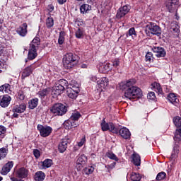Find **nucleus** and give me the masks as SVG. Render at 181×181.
<instances>
[{
  "mask_svg": "<svg viewBox=\"0 0 181 181\" xmlns=\"http://www.w3.org/2000/svg\"><path fill=\"white\" fill-rule=\"evenodd\" d=\"M37 57V49L35 47H30L28 49V60H33Z\"/></svg>",
  "mask_w": 181,
  "mask_h": 181,
  "instance_id": "aec40b11",
  "label": "nucleus"
},
{
  "mask_svg": "<svg viewBox=\"0 0 181 181\" xmlns=\"http://www.w3.org/2000/svg\"><path fill=\"white\" fill-rule=\"evenodd\" d=\"M144 31L147 36H151V35L160 36V35H162V29L160 27L153 22H149L146 25Z\"/></svg>",
  "mask_w": 181,
  "mask_h": 181,
  "instance_id": "20e7f679",
  "label": "nucleus"
},
{
  "mask_svg": "<svg viewBox=\"0 0 181 181\" xmlns=\"http://www.w3.org/2000/svg\"><path fill=\"white\" fill-rule=\"evenodd\" d=\"M46 177V174L43 171H37L34 175L35 181H43Z\"/></svg>",
  "mask_w": 181,
  "mask_h": 181,
  "instance_id": "b1692460",
  "label": "nucleus"
},
{
  "mask_svg": "<svg viewBox=\"0 0 181 181\" xmlns=\"http://www.w3.org/2000/svg\"><path fill=\"white\" fill-rule=\"evenodd\" d=\"M66 87H67V81L61 79L56 85L52 88V95H54V98L60 95L63 91H64Z\"/></svg>",
  "mask_w": 181,
  "mask_h": 181,
  "instance_id": "39448f33",
  "label": "nucleus"
},
{
  "mask_svg": "<svg viewBox=\"0 0 181 181\" xmlns=\"http://www.w3.org/2000/svg\"><path fill=\"white\" fill-rule=\"evenodd\" d=\"M6 133V128L4 126H0V136L1 138H4L5 136V134Z\"/></svg>",
  "mask_w": 181,
  "mask_h": 181,
  "instance_id": "a18cd8bd",
  "label": "nucleus"
},
{
  "mask_svg": "<svg viewBox=\"0 0 181 181\" xmlns=\"http://www.w3.org/2000/svg\"><path fill=\"white\" fill-rule=\"evenodd\" d=\"M37 129L39 131L40 134L42 138H46V136H49L52 134L53 129L49 126H43L42 124H38L37 126Z\"/></svg>",
  "mask_w": 181,
  "mask_h": 181,
  "instance_id": "6e6552de",
  "label": "nucleus"
},
{
  "mask_svg": "<svg viewBox=\"0 0 181 181\" xmlns=\"http://www.w3.org/2000/svg\"><path fill=\"white\" fill-rule=\"evenodd\" d=\"M88 11H91V6L88 4H82L80 7L81 13H87Z\"/></svg>",
  "mask_w": 181,
  "mask_h": 181,
  "instance_id": "7c9ffc66",
  "label": "nucleus"
},
{
  "mask_svg": "<svg viewBox=\"0 0 181 181\" xmlns=\"http://www.w3.org/2000/svg\"><path fill=\"white\" fill-rule=\"evenodd\" d=\"M12 98L8 95H4L0 97V105L2 108H6L11 104Z\"/></svg>",
  "mask_w": 181,
  "mask_h": 181,
  "instance_id": "f8f14e48",
  "label": "nucleus"
},
{
  "mask_svg": "<svg viewBox=\"0 0 181 181\" xmlns=\"http://www.w3.org/2000/svg\"><path fill=\"white\" fill-rule=\"evenodd\" d=\"M3 179H4V177H2L0 176V181H2Z\"/></svg>",
  "mask_w": 181,
  "mask_h": 181,
  "instance_id": "338daca9",
  "label": "nucleus"
},
{
  "mask_svg": "<svg viewBox=\"0 0 181 181\" xmlns=\"http://www.w3.org/2000/svg\"><path fill=\"white\" fill-rule=\"evenodd\" d=\"M53 165V160L52 159L47 158L43 162H42V165L43 169H47Z\"/></svg>",
  "mask_w": 181,
  "mask_h": 181,
  "instance_id": "c756f323",
  "label": "nucleus"
},
{
  "mask_svg": "<svg viewBox=\"0 0 181 181\" xmlns=\"http://www.w3.org/2000/svg\"><path fill=\"white\" fill-rule=\"evenodd\" d=\"M129 11H131V6L125 5L122 7H120L117 12L116 18L117 19H121V18H124L125 15H127Z\"/></svg>",
  "mask_w": 181,
  "mask_h": 181,
  "instance_id": "9d476101",
  "label": "nucleus"
},
{
  "mask_svg": "<svg viewBox=\"0 0 181 181\" xmlns=\"http://www.w3.org/2000/svg\"><path fill=\"white\" fill-rule=\"evenodd\" d=\"M34 70H35V66H33V65L28 66L25 69H24L21 74L22 80H25L26 77H29V76H30V74L33 73Z\"/></svg>",
  "mask_w": 181,
  "mask_h": 181,
  "instance_id": "4468645a",
  "label": "nucleus"
},
{
  "mask_svg": "<svg viewBox=\"0 0 181 181\" xmlns=\"http://www.w3.org/2000/svg\"><path fill=\"white\" fill-rule=\"evenodd\" d=\"M127 37H129V36H132V37H136V31H135L134 28H131L128 33L126 35Z\"/></svg>",
  "mask_w": 181,
  "mask_h": 181,
  "instance_id": "ea45409f",
  "label": "nucleus"
},
{
  "mask_svg": "<svg viewBox=\"0 0 181 181\" xmlns=\"http://www.w3.org/2000/svg\"><path fill=\"white\" fill-rule=\"evenodd\" d=\"M109 165H110L111 169H114V168H115V166L112 165V164H110Z\"/></svg>",
  "mask_w": 181,
  "mask_h": 181,
  "instance_id": "69168bd1",
  "label": "nucleus"
},
{
  "mask_svg": "<svg viewBox=\"0 0 181 181\" xmlns=\"http://www.w3.org/2000/svg\"><path fill=\"white\" fill-rule=\"evenodd\" d=\"M136 83L135 79H129L124 84L120 86L121 90H126L129 88L134 87V84Z\"/></svg>",
  "mask_w": 181,
  "mask_h": 181,
  "instance_id": "5701e85b",
  "label": "nucleus"
},
{
  "mask_svg": "<svg viewBox=\"0 0 181 181\" xmlns=\"http://www.w3.org/2000/svg\"><path fill=\"white\" fill-rule=\"evenodd\" d=\"M12 111L13 112H17V114H22V112L26 111V105L25 103L16 105L13 107Z\"/></svg>",
  "mask_w": 181,
  "mask_h": 181,
  "instance_id": "412c9836",
  "label": "nucleus"
},
{
  "mask_svg": "<svg viewBox=\"0 0 181 181\" xmlns=\"http://www.w3.org/2000/svg\"><path fill=\"white\" fill-rule=\"evenodd\" d=\"M71 144V139L65 137L58 145V151L60 153H64L67 149V146Z\"/></svg>",
  "mask_w": 181,
  "mask_h": 181,
  "instance_id": "1a4fd4ad",
  "label": "nucleus"
},
{
  "mask_svg": "<svg viewBox=\"0 0 181 181\" xmlns=\"http://www.w3.org/2000/svg\"><path fill=\"white\" fill-rule=\"evenodd\" d=\"M81 117V115L80 114V112H76L72 113L69 119L70 121H78Z\"/></svg>",
  "mask_w": 181,
  "mask_h": 181,
  "instance_id": "4c0bfd02",
  "label": "nucleus"
},
{
  "mask_svg": "<svg viewBox=\"0 0 181 181\" xmlns=\"http://www.w3.org/2000/svg\"><path fill=\"white\" fill-rule=\"evenodd\" d=\"M147 98L148 100H155L156 98V96L155 95L154 92H149L148 94L147 95Z\"/></svg>",
  "mask_w": 181,
  "mask_h": 181,
  "instance_id": "09e8293b",
  "label": "nucleus"
},
{
  "mask_svg": "<svg viewBox=\"0 0 181 181\" xmlns=\"http://www.w3.org/2000/svg\"><path fill=\"white\" fill-rule=\"evenodd\" d=\"M100 125L102 131H110L112 132V134H118V128L115 127L112 122L107 123L105 120L103 119Z\"/></svg>",
  "mask_w": 181,
  "mask_h": 181,
  "instance_id": "0eeeda50",
  "label": "nucleus"
},
{
  "mask_svg": "<svg viewBox=\"0 0 181 181\" xmlns=\"http://www.w3.org/2000/svg\"><path fill=\"white\" fill-rule=\"evenodd\" d=\"M40 45V38L39 37H35L30 44V47H34V49H39V46Z\"/></svg>",
  "mask_w": 181,
  "mask_h": 181,
  "instance_id": "cd10ccee",
  "label": "nucleus"
},
{
  "mask_svg": "<svg viewBox=\"0 0 181 181\" xmlns=\"http://www.w3.org/2000/svg\"><path fill=\"white\" fill-rule=\"evenodd\" d=\"M119 59H115L113 62H112V66L113 67H115L117 69V67H118V66H119Z\"/></svg>",
  "mask_w": 181,
  "mask_h": 181,
  "instance_id": "864d4df0",
  "label": "nucleus"
},
{
  "mask_svg": "<svg viewBox=\"0 0 181 181\" xmlns=\"http://www.w3.org/2000/svg\"><path fill=\"white\" fill-rule=\"evenodd\" d=\"M64 36H66V33L64 31H61L58 39L59 45H63V43H64Z\"/></svg>",
  "mask_w": 181,
  "mask_h": 181,
  "instance_id": "58836bf2",
  "label": "nucleus"
},
{
  "mask_svg": "<svg viewBox=\"0 0 181 181\" xmlns=\"http://www.w3.org/2000/svg\"><path fill=\"white\" fill-rule=\"evenodd\" d=\"M38 97L41 98V100H45L46 97H47V94H49V90L47 89H44L41 91L38 92Z\"/></svg>",
  "mask_w": 181,
  "mask_h": 181,
  "instance_id": "2f4dec72",
  "label": "nucleus"
},
{
  "mask_svg": "<svg viewBox=\"0 0 181 181\" xmlns=\"http://www.w3.org/2000/svg\"><path fill=\"white\" fill-rule=\"evenodd\" d=\"M78 93H80V89L78 88V87L76 88V90H74L73 88H68L66 91L68 97L69 98H71L72 100H76V98H77Z\"/></svg>",
  "mask_w": 181,
  "mask_h": 181,
  "instance_id": "6ab92c4d",
  "label": "nucleus"
},
{
  "mask_svg": "<svg viewBox=\"0 0 181 181\" xmlns=\"http://www.w3.org/2000/svg\"><path fill=\"white\" fill-rule=\"evenodd\" d=\"M77 62H78V56L71 52L66 54L63 58L64 66L68 70L73 69L75 64H77Z\"/></svg>",
  "mask_w": 181,
  "mask_h": 181,
  "instance_id": "f03ea898",
  "label": "nucleus"
},
{
  "mask_svg": "<svg viewBox=\"0 0 181 181\" xmlns=\"http://www.w3.org/2000/svg\"><path fill=\"white\" fill-rule=\"evenodd\" d=\"M54 115H64L67 112V107L62 103H55L50 109Z\"/></svg>",
  "mask_w": 181,
  "mask_h": 181,
  "instance_id": "423d86ee",
  "label": "nucleus"
},
{
  "mask_svg": "<svg viewBox=\"0 0 181 181\" xmlns=\"http://www.w3.org/2000/svg\"><path fill=\"white\" fill-rule=\"evenodd\" d=\"M90 80L91 81H93L95 83L98 81V78H97V76H94L90 77Z\"/></svg>",
  "mask_w": 181,
  "mask_h": 181,
  "instance_id": "6e6d98bb",
  "label": "nucleus"
},
{
  "mask_svg": "<svg viewBox=\"0 0 181 181\" xmlns=\"http://www.w3.org/2000/svg\"><path fill=\"white\" fill-rule=\"evenodd\" d=\"M105 168H106V169H107V172L109 173H111V170H112V168H111V166L110 165H105Z\"/></svg>",
  "mask_w": 181,
  "mask_h": 181,
  "instance_id": "4d7b16f0",
  "label": "nucleus"
},
{
  "mask_svg": "<svg viewBox=\"0 0 181 181\" xmlns=\"http://www.w3.org/2000/svg\"><path fill=\"white\" fill-rule=\"evenodd\" d=\"M133 163L135 166H141V156L139 154H133Z\"/></svg>",
  "mask_w": 181,
  "mask_h": 181,
  "instance_id": "c85d7f7f",
  "label": "nucleus"
},
{
  "mask_svg": "<svg viewBox=\"0 0 181 181\" xmlns=\"http://www.w3.org/2000/svg\"><path fill=\"white\" fill-rule=\"evenodd\" d=\"M124 90H125L124 97L125 98H128V100H135V98H142V90L136 86H132Z\"/></svg>",
  "mask_w": 181,
  "mask_h": 181,
  "instance_id": "7ed1b4c3",
  "label": "nucleus"
},
{
  "mask_svg": "<svg viewBox=\"0 0 181 181\" xmlns=\"http://www.w3.org/2000/svg\"><path fill=\"white\" fill-rule=\"evenodd\" d=\"M152 50L156 54L157 57H165L166 56V51L162 47H153Z\"/></svg>",
  "mask_w": 181,
  "mask_h": 181,
  "instance_id": "f3484780",
  "label": "nucleus"
},
{
  "mask_svg": "<svg viewBox=\"0 0 181 181\" xmlns=\"http://www.w3.org/2000/svg\"><path fill=\"white\" fill-rule=\"evenodd\" d=\"M130 178L132 181H141V175L136 173H132Z\"/></svg>",
  "mask_w": 181,
  "mask_h": 181,
  "instance_id": "a19ab883",
  "label": "nucleus"
},
{
  "mask_svg": "<svg viewBox=\"0 0 181 181\" xmlns=\"http://www.w3.org/2000/svg\"><path fill=\"white\" fill-rule=\"evenodd\" d=\"M54 10V7L53 6H51L49 8V12H52V11Z\"/></svg>",
  "mask_w": 181,
  "mask_h": 181,
  "instance_id": "e2e57ef3",
  "label": "nucleus"
},
{
  "mask_svg": "<svg viewBox=\"0 0 181 181\" xmlns=\"http://www.w3.org/2000/svg\"><path fill=\"white\" fill-rule=\"evenodd\" d=\"M33 155L36 159H39L40 158V151L38 149H34L33 150Z\"/></svg>",
  "mask_w": 181,
  "mask_h": 181,
  "instance_id": "3c124183",
  "label": "nucleus"
},
{
  "mask_svg": "<svg viewBox=\"0 0 181 181\" xmlns=\"http://www.w3.org/2000/svg\"><path fill=\"white\" fill-rule=\"evenodd\" d=\"M110 81L107 77L101 78L98 81V86H100L102 88H105L108 86Z\"/></svg>",
  "mask_w": 181,
  "mask_h": 181,
  "instance_id": "a878e982",
  "label": "nucleus"
},
{
  "mask_svg": "<svg viewBox=\"0 0 181 181\" xmlns=\"http://www.w3.org/2000/svg\"><path fill=\"white\" fill-rule=\"evenodd\" d=\"M86 163H87V156H86V155L80 156L76 160V168L78 170H81Z\"/></svg>",
  "mask_w": 181,
  "mask_h": 181,
  "instance_id": "9b49d317",
  "label": "nucleus"
},
{
  "mask_svg": "<svg viewBox=\"0 0 181 181\" xmlns=\"http://www.w3.org/2000/svg\"><path fill=\"white\" fill-rule=\"evenodd\" d=\"M178 0H168L165 6L168 9L169 12H173V10L177 5Z\"/></svg>",
  "mask_w": 181,
  "mask_h": 181,
  "instance_id": "4be33fe9",
  "label": "nucleus"
},
{
  "mask_svg": "<svg viewBox=\"0 0 181 181\" xmlns=\"http://www.w3.org/2000/svg\"><path fill=\"white\" fill-rule=\"evenodd\" d=\"M165 177H166V173L160 172L157 175L156 180L158 181H160V180H163V179H165Z\"/></svg>",
  "mask_w": 181,
  "mask_h": 181,
  "instance_id": "79ce46f5",
  "label": "nucleus"
},
{
  "mask_svg": "<svg viewBox=\"0 0 181 181\" xmlns=\"http://www.w3.org/2000/svg\"><path fill=\"white\" fill-rule=\"evenodd\" d=\"M54 25V20H53V18L49 17L46 20V26L48 29H50V28H53Z\"/></svg>",
  "mask_w": 181,
  "mask_h": 181,
  "instance_id": "f704fd0d",
  "label": "nucleus"
},
{
  "mask_svg": "<svg viewBox=\"0 0 181 181\" xmlns=\"http://www.w3.org/2000/svg\"><path fill=\"white\" fill-rule=\"evenodd\" d=\"M85 172L86 175H91V173L94 172V168H93V166L86 168Z\"/></svg>",
  "mask_w": 181,
  "mask_h": 181,
  "instance_id": "de8ad7c7",
  "label": "nucleus"
},
{
  "mask_svg": "<svg viewBox=\"0 0 181 181\" xmlns=\"http://www.w3.org/2000/svg\"><path fill=\"white\" fill-rule=\"evenodd\" d=\"M152 52H147V54H146V61L149 62H152Z\"/></svg>",
  "mask_w": 181,
  "mask_h": 181,
  "instance_id": "8fccbe9b",
  "label": "nucleus"
},
{
  "mask_svg": "<svg viewBox=\"0 0 181 181\" xmlns=\"http://www.w3.org/2000/svg\"><path fill=\"white\" fill-rule=\"evenodd\" d=\"M118 134H119L124 139H129V138H131V132H129V129L127 127H122L118 129Z\"/></svg>",
  "mask_w": 181,
  "mask_h": 181,
  "instance_id": "a211bd4d",
  "label": "nucleus"
},
{
  "mask_svg": "<svg viewBox=\"0 0 181 181\" xmlns=\"http://www.w3.org/2000/svg\"><path fill=\"white\" fill-rule=\"evenodd\" d=\"M154 88H157L158 93L160 94H162V88L160 87V85H159V83H156V86H154Z\"/></svg>",
  "mask_w": 181,
  "mask_h": 181,
  "instance_id": "5fc2aeb1",
  "label": "nucleus"
},
{
  "mask_svg": "<svg viewBox=\"0 0 181 181\" xmlns=\"http://www.w3.org/2000/svg\"><path fill=\"white\" fill-rule=\"evenodd\" d=\"M167 99L171 104H177V103H179V99H177L175 93H170L168 95Z\"/></svg>",
  "mask_w": 181,
  "mask_h": 181,
  "instance_id": "bb28decb",
  "label": "nucleus"
},
{
  "mask_svg": "<svg viewBox=\"0 0 181 181\" xmlns=\"http://www.w3.org/2000/svg\"><path fill=\"white\" fill-rule=\"evenodd\" d=\"M179 25H177L176 23H173L172 26H171V29L172 30H173V32H175V33H179V32H180V30H179Z\"/></svg>",
  "mask_w": 181,
  "mask_h": 181,
  "instance_id": "c03bdc74",
  "label": "nucleus"
},
{
  "mask_svg": "<svg viewBox=\"0 0 181 181\" xmlns=\"http://www.w3.org/2000/svg\"><path fill=\"white\" fill-rule=\"evenodd\" d=\"M173 122L174 125H175L177 129L175 130L173 137L175 144H174L173 148L170 159L175 160V159H176L179 155L180 147L178 144L181 141V117L179 116L175 117L173 118Z\"/></svg>",
  "mask_w": 181,
  "mask_h": 181,
  "instance_id": "f257e3e1",
  "label": "nucleus"
},
{
  "mask_svg": "<svg viewBox=\"0 0 181 181\" xmlns=\"http://www.w3.org/2000/svg\"><path fill=\"white\" fill-rule=\"evenodd\" d=\"M18 98H20L21 100H25V95L22 93H19Z\"/></svg>",
  "mask_w": 181,
  "mask_h": 181,
  "instance_id": "bf43d9fd",
  "label": "nucleus"
},
{
  "mask_svg": "<svg viewBox=\"0 0 181 181\" xmlns=\"http://www.w3.org/2000/svg\"><path fill=\"white\" fill-rule=\"evenodd\" d=\"M86 144V136H83V137L81 139L79 142H78V146H83Z\"/></svg>",
  "mask_w": 181,
  "mask_h": 181,
  "instance_id": "603ef678",
  "label": "nucleus"
},
{
  "mask_svg": "<svg viewBox=\"0 0 181 181\" xmlns=\"http://www.w3.org/2000/svg\"><path fill=\"white\" fill-rule=\"evenodd\" d=\"M81 69H87V64H82L81 65Z\"/></svg>",
  "mask_w": 181,
  "mask_h": 181,
  "instance_id": "680f3d73",
  "label": "nucleus"
},
{
  "mask_svg": "<svg viewBox=\"0 0 181 181\" xmlns=\"http://www.w3.org/2000/svg\"><path fill=\"white\" fill-rule=\"evenodd\" d=\"M7 155H8V148H4V147L0 148V160H2V159H5Z\"/></svg>",
  "mask_w": 181,
  "mask_h": 181,
  "instance_id": "473e14b6",
  "label": "nucleus"
},
{
  "mask_svg": "<svg viewBox=\"0 0 181 181\" xmlns=\"http://www.w3.org/2000/svg\"><path fill=\"white\" fill-rule=\"evenodd\" d=\"M75 35L77 39H83V37H84V30H83V29L78 28L75 33Z\"/></svg>",
  "mask_w": 181,
  "mask_h": 181,
  "instance_id": "e433bc0d",
  "label": "nucleus"
},
{
  "mask_svg": "<svg viewBox=\"0 0 181 181\" xmlns=\"http://www.w3.org/2000/svg\"><path fill=\"white\" fill-rule=\"evenodd\" d=\"M13 117L14 118H18V117H19V115H18V113H16V112H14V113L13 114Z\"/></svg>",
  "mask_w": 181,
  "mask_h": 181,
  "instance_id": "052dcab7",
  "label": "nucleus"
},
{
  "mask_svg": "<svg viewBox=\"0 0 181 181\" xmlns=\"http://www.w3.org/2000/svg\"><path fill=\"white\" fill-rule=\"evenodd\" d=\"M13 168V161H8L1 168V173L3 176H6V174L11 172V169Z\"/></svg>",
  "mask_w": 181,
  "mask_h": 181,
  "instance_id": "2eb2a0df",
  "label": "nucleus"
},
{
  "mask_svg": "<svg viewBox=\"0 0 181 181\" xmlns=\"http://www.w3.org/2000/svg\"><path fill=\"white\" fill-rule=\"evenodd\" d=\"M110 165H113L115 168V165H117V163L116 162H113Z\"/></svg>",
  "mask_w": 181,
  "mask_h": 181,
  "instance_id": "0e129e2a",
  "label": "nucleus"
},
{
  "mask_svg": "<svg viewBox=\"0 0 181 181\" xmlns=\"http://www.w3.org/2000/svg\"><path fill=\"white\" fill-rule=\"evenodd\" d=\"M101 69H103V71L105 73H107V71H110L111 70V67H110V64H104L102 66Z\"/></svg>",
  "mask_w": 181,
  "mask_h": 181,
  "instance_id": "49530a36",
  "label": "nucleus"
},
{
  "mask_svg": "<svg viewBox=\"0 0 181 181\" xmlns=\"http://www.w3.org/2000/svg\"><path fill=\"white\" fill-rule=\"evenodd\" d=\"M59 5H63V4H65V2L67 1V0H57Z\"/></svg>",
  "mask_w": 181,
  "mask_h": 181,
  "instance_id": "13d9d810",
  "label": "nucleus"
},
{
  "mask_svg": "<svg viewBox=\"0 0 181 181\" xmlns=\"http://www.w3.org/2000/svg\"><path fill=\"white\" fill-rule=\"evenodd\" d=\"M0 91H1L2 93H9V91H11V85H9L8 83H5L4 85H2L1 86H0Z\"/></svg>",
  "mask_w": 181,
  "mask_h": 181,
  "instance_id": "72a5a7b5",
  "label": "nucleus"
},
{
  "mask_svg": "<svg viewBox=\"0 0 181 181\" xmlns=\"http://www.w3.org/2000/svg\"><path fill=\"white\" fill-rule=\"evenodd\" d=\"M106 156L109 158V159H112V160H115V162H118V160H119L118 157L111 151L107 152Z\"/></svg>",
  "mask_w": 181,
  "mask_h": 181,
  "instance_id": "c9c22d12",
  "label": "nucleus"
},
{
  "mask_svg": "<svg viewBox=\"0 0 181 181\" xmlns=\"http://www.w3.org/2000/svg\"><path fill=\"white\" fill-rule=\"evenodd\" d=\"M19 179H26L29 175V170L24 167L19 168L16 173Z\"/></svg>",
  "mask_w": 181,
  "mask_h": 181,
  "instance_id": "dca6fc26",
  "label": "nucleus"
},
{
  "mask_svg": "<svg viewBox=\"0 0 181 181\" xmlns=\"http://www.w3.org/2000/svg\"><path fill=\"white\" fill-rule=\"evenodd\" d=\"M16 33L21 36V37H25L28 34V24L26 23H23L22 25L16 29Z\"/></svg>",
  "mask_w": 181,
  "mask_h": 181,
  "instance_id": "ddd939ff",
  "label": "nucleus"
},
{
  "mask_svg": "<svg viewBox=\"0 0 181 181\" xmlns=\"http://www.w3.org/2000/svg\"><path fill=\"white\" fill-rule=\"evenodd\" d=\"M39 104V99L37 98H35L28 101V108L30 110H35L36 107H37Z\"/></svg>",
  "mask_w": 181,
  "mask_h": 181,
  "instance_id": "393cba45",
  "label": "nucleus"
},
{
  "mask_svg": "<svg viewBox=\"0 0 181 181\" xmlns=\"http://www.w3.org/2000/svg\"><path fill=\"white\" fill-rule=\"evenodd\" d=\"M68 124L71 125V128H77L80 125L77 121L69 120Z\"/></svg>",
  "mask_w": 181,
  "mask_h": 181,
  "instance_id": "37998d69",
  "label": "nucleus"
},
{
  "mask_svg": "<svg viewBox=\"0 0 181 181\" xmlns=\"http://www.w3.org/2000/svg\"><path fill=\"white\" fill-rule=\"evenodd\" d=\"M78 2H81V1H84V0H77Z\"/></svg>",
  "mask_w": 181,
  "mask_h": 181,
  "instance_id": "774afa93",
  "label": "nucleus"
}]
</instances>
